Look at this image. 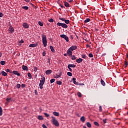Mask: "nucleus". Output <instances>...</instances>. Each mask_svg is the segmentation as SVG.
Listing matches in <instances>:
<instances>
[{
    "instance_id": "obj_1",
    "label": "nucleus",
    "mask_w": 128,
    "mask_h": 128,
    "mask_svg": "<svg viewBox=\"0 0 128 128\" xmlns=\"http://www.w3.org/2000/svg\"><path fill=\"white\" fill-rule=\"evenodd\" d=\"M42 44L44 45V46L46 48V46H48V40H46V36L44 34H42Z\"/></svg>"
},
{
    "instance_id": "obj_2",
    "label": "nucleus",
    "mask_w": 128,
    "mask_h": 128,
    "mask_svg": "<svg viewBox=\"0 0 128 128\" xmlns=\"http://www.w3.org/2000/svg\"><path fill=\"white\" fill-rule=\"evenodd\" d=\"M46 82V78L44 76L41 78V80H40V83L39 84V87L40 90H42V86L44 84V82Z\"/></svg>"
},
{
    "instance_id": "obj_3",
    "label": "nucleus",
    "mask_w": 128,
    "mask_h": 128,
    "mask_svg": "<svg viewBox=\"0 0 128 128\" xmlns=\"http://www.w3.org/2000/svg\"><path fill=\"white\" fill-rule=\"evenodd\" d=\"M52 118L53 124H54L55 126H60V124L58 123V120L56 119V118L52 116Z\"/></svg>"
},
{
    "instance_id": "obj_4",
    "label": "nucleus",
    "mask_w": 128,
    "mask_h": 128,
    "mask_svg": "<svg viewBox=\"0 0 128 128\" xmlns=\"http://www.w3.org/2000/svg\"><path fill=\"white\" fill-rule=\"evenodd\" d=\"M56 26H62L63 28H68V25L64 23H60V22H58L56 24Z\"/></svg>"
},
{
    "instance_id": "obj_5",
    "label": "nucleus",
    "mask_w": 128,
    "mask_h": 128,
    "mask_svg": "<svg viewBox=\"0 0 128 128\" xmlns=\"http://www.w3.org/2000/svg\"><path fill=\"white\" fill-rule=\"evenodd\" d=\"M60 38H64V40H65L67 42H70V40H68V37L64 34H62L60 35Z\"/></svg>"
},
{
    "instance_id": "obj_6",
    "label": "nucleus",
    "mask_w": 128,
    "mask_h": 128,
    "mask_svg": "<svg viewBox=\"0 0 128 128\" xmlns=\"http://www.w3.org/2000/svg\"><path fill=\"white\" fill-rule=\"evenodd\" d=\"M9 34H12L14 32V28L12 26V25L10 26V28H8Z\"/></svg>"
},
{
    "instance_id": "obj_7",
    "label": "nucleus",
    "mask_w": 128,
    "mask_h": 128,
    "mask_svg": "<svg viewBox=\"0 0 128 128\" xmlns=\"http://www.w3.org/2000/svg\"><path fill=\"white\" fill-rule=\"evenodd\" d=\"M76 48H78V46H71L69 50L71 51V52H74V50H76Z\"/></svg>"
},
{
    "instance_id": "obj_8",
    "label": "nucleus",
    "mask_w": 128,
    "mask_h": 128,
    "mask_svg": "<svg viewBox=\"0 0 128 128\" xmlns=\"http://www.w3.org/2000/svg\"><path fill=\"white\" fill-rule=\"evenodd\" d=\"M38 46V44L36 43L34 44H30L29 45V48H36V46Z\"/></svg>"
},
{
    "instance_id": "obj_9",
    "label": "nucleus",
    "mask_w": 128,
    "mask_h": 128,
    "mask_svg": "<svg viewBox=\"0 0 128 128\" xmlns=\"http://www.w3.org/2000/svg\"><path fill=\"white\" fill-rule=\"evenodd\" d=\"M12 74H16V76H20V74L16 70H14L12 72Z\"/></svg>"
},
{
    "instance_id": "obj_10",
    "label": "nucleus",
    "mask_w": 128,
    "mask_h": 128,
    "mask_svg": "<svg viewBox=\"0 0 128 128\" xmlns=\"http://www.w3.org/2000/svg\"><path fill=\"white\" fill-rule=\"evenodd\" d=\"M67 54H68V56H72V51L68 49L67 50Z\"/></svg>"
},
{
    "instance_id": "obj_11",
    "label": "nucleus",
    "mask_w": 128,
    "mask_h": 128,
    "mask_svg": "<svg viewBox=\"0 0 128 128\" xmlns=\"http://www.w3.org/2000/svg\"><path fill=\"white\" fill-rule=\"evenodd\" d=\"M29 26H28V24L27 23L23 24V27L24 28H28Z\"/></svg>"
},
{
    "instance_id": "obj_12",
    "label": "nucleus",
    "mask_w": 128,
    "mask_h": 128,
    "mask_svg": "<svg viewBox=\"0 0 128 128\" xmlns=\"http://www.w3.org/2000/svg\"><path fill=\"white\" fill-rule=\"evenodd\" d=\"M22 68L24 70H28V66L23 65L22 66Z\"/></svg>"
},
{
    "instance_id": "obj_13",
    "label": "nucleus",
    "mask_w": 128,
    "mask_h": 128,
    "mask_svg": "<svg viewBox=\"0 0 128 128\" xmlns=\"http://www.w3.org/2000/svg\"><path fill=\"white\" fill-rule=\"evenodd\" d=\"M62 76V72H60V74H56L54 76V78H60Z\"/></svg>"
},
{
    "instance_id": "obj_14",
    "label": "nucleus",
    "mask_w": 128,
    "mask_h": 128,
    "mask_svg": "<svg viewBox=\"0 0 128 128\" xmlns=\"http://www.w3.org/2000/svg\"><path fill=\"white\" fill-rule=\"evenodd\" d=\"M52 70H46V74H52Z\"/></svg>"
},
{
    "instance_id": "obj_15",
    "label": "nucleus",
    "mask_w": 128,
    "mask_h": 128,
    "mask_svg": "<svg viewBox=\"0 0 128 128\" xmlns=\"http://www.w3.org/2000/svg\"><path fill=\"white\" fill-rule=\"evenodd\" d=\"M76 66L74 64H69L68 66V68H76Z\"/></svg>"
},
{
    "instance_id": "obj_16",
    "label": "nucleus",
    "mask_w": 128,
    "mask_h": 128,
    "mask_svg": "<svg viewBox=\"0 0 128 128\" xmlns=\"http://www.w3.org/2000/svg\"><path fill=\"white\" fill-rule=\"evenodd\" d=\"M76 62H78V64H80V62H82V58H79L78 59H77L76 60Z\"/></svg>"
},
{
    "instance_id": "obj_17",
    "label": "nucleus",
    "mask_w": 128,
    "mask_h": 128,
    "mask_svg": "<svg viewBox=\"0 0 128 128\" xmlns=\"http://www.w3.org/2000/svg\"><path fill=\"white\" fill-rule=\"evenodd\" d=\"M1 74L3 76H8V73L4 72V71H2Z\"/></svg>"
},
{
    "instance_id": "obj_18",
    "label": "nucleus",
    "mask_w": 128,
    "mask_h": 128,
    "mask_svg": "<svg viewBox=\"0 0 128 128\" xmlns=\"http://www.w3.org/2000/svg\"><path fill=\"white\" fill-rule=\"evenodd\" d=\"M53 114H54V116H59L60 113L56 112H53Z\"/></svg>"
},
{
    "instance_id": "obj_19",
    "label": "nucleus",
    "mask_w": 128,
    "mask_h": 128,
    "mask_svg": "<svg viewBox=\"0 0 128 128\" xmlns=\"http://www.w3.org/2000/svg\"><path fill=\"white\" fill-rule=\"evenodd\" d=\"M80 120L82 122H86V119L84 116H82Z\"/></svg>"
},
{
    "instance_id": "obj_20",
    "label": "nucleus",
    "mask_w": 128,
    "mask_h": 128,
    "mask_svg": "<svg viewBox=\"0 0 128 128\" xmlns=\"http://www.w3.org/2000/svg\"><path fill=\"white\" fill-rule=\"evenodd\" d=\"M64 4L65 6H66V8H69L70 7V4H68V2H64Z\"/></svg>"
},
{
    "instance_id": "obj_21",
    "label": "nucleus",
    "mask_w": 128,
    "mask_h": 128,
    "mask_svg": "<svg viewBox=\"0 0 128 128\" xmlns=\"http://www.w3.org/2000/svg\"><path fill=\"white\" fill-rule=\"evenodd\" d=\"M50 50L52 52H54V47L52 46H50Z\"/></svg>"
},
{
    "instance_id": "obj_22",
    "label": "nucleus",
    "mask_w": 128,
    "mask_h": 128,
    "mask_svg": "<svg viewBox=\"0 0 128 128\" xmlns=\"http://www.w3.org/2000/svg\"><path fill=\"white\" fill-rule=\"evenodd\" d=\"M38 120H44V117H42V116H38Z\"/></svg>"
},
{
    "instance_id": "obj_23",
    "label": "nucleus",
    "mask_w": 128,
    "mask_h": 128,
    "mask_svg": "<svg viewBox=\"0 0 128 128\" xmlns=\"http://www.w3.org/2000/svg\"><path fill=\"white\" fill-rule=\"evenodd\" d=\"M100 82H101V84H102V86H106V82H104V80H102V79L101 80Z\"/></svg>"
},
{
    "instance_id": "obj_24",
    "label": "nucleus",
    "mask_w": 128,
    "mask_h": 128,
    "mask_svg": "<svg viewBox=\"0 0 128 128\" xmlns=\"http://www.w3.org/2000/svg\"><path fill=\"white\" fill-rule=\"evenodd\" d=\"M86 126L88 128H92V124H90V122H88L86 123Z\"/></svg>"
},
{
    "instance_id": "obj_25",
    "label": "nucleus",
    "mask_w": 128,
    "mask_h": 128,
    "mask_svg": "<svg viewBox=\"0 0 128 128\" xmlns=\"http://www.w3.org/2000/svg\"><path fill=\"white\" fill-rule=\"evenodd\" d=\"M22 8H23L24 10H28V6H24L22 7Z\"/></svg>"
},
{
    "instance_id": "obj_26",
    "label": "nucleus",
    "mask_w": 128,
    "mask_h": 128,
    "mask_svg": "<svg viewBox=\"0 0 128 128\" xmlns=\"http://www.w3.org/2000/svg\"><path fill=\"white\" fill-rule=\"evenodd\" d=\"M67 76H72V74L70 72H68Z\"/></svg>"
},
{
    "instance_id": "obj_27",
    "label": "nucleus",
    "mask_w": 128,
    "mask_h": 128,
    "mask_svg": "<svg viewBox=\"0 0 128 128\" xmlns=\"http://www.w3.org/2000/svg\"><path fill=\"white\" fill-rule=\"evenodd\" d=\"M0 64H2V66H4V64H6V62L4 61V60L1 61L0 62Z\"/></svg>"
},
{
    "instance_id": "obj_28",
    "label": "nucleus",
    "mask_w": 128,
    "mask_h": 128,
    "mask_svg": "<svg viewBox=\"0 0 128 128\" xmlns=\"http://www.w3.org/2000/svg\"><path fill=\"white\" fill-rule=\"evenodd\" d=\"M0 116H2V108L0 106Z\"/></svg>"
},
{
    "instance_id": "obj_29",
    "label": "nucleus",
    "mask_w": 128,
    "mask_h": 128,
    "mask_svg": "<svg viewBox=\"0 0 128 128\" xmlns=\"http://www.w3.org/2000/svg\"><path fill=\"white\" fill-rule=\"evenodd\" d=\"M94 124L95 126H100V124H98V122H94Z\"/></svg>"
},
{
    "instance_id": "obj_30",
    "label": "nucleus",
    "mask_w": 128,
    "mask_h": 128,
    "mask_svg": "<svg viewBox=\"0 0 128 128\" xmlns=\"http://www.w3.org/2000/svg\"><path fill=\"white\" fill-rule=\"evenodd\" d=\"M38 24H39V26H44V24H42V22L40 21H39L38 22Z\"/></svg>"
},
{
    "instance_id": "obj_31",
    "label": "nucleus",
    "mask_w": 128,
    "mask_h": 128,
    "mask_svg": "<svg viewBox=\"0 0 128 128\" xmlns=\"http://www.w3.org/2000/svg\"><path fill=\"white\" fill-rule=\"evenodd\" d=\"M56 84H57L60 86V85H62V82L61 81H57Z\"/></svg>"
},
{
    "instance_id": "obj_32",
    "label": "nucleus",
    "mask_w": 128,
    "mask_h": 128,
    "mask_svg": "<svg viewBox=\"0 0 128 128\" xmlns=\"http://www.w3.org/2000/svg\"><path fill=\"white\" fill-rule=\"evenodd\" d=\"M34 70L35 72H36L38 71V68L36 66H34Z\"/></svg>"
},
{
    "instance_id": "obj_33",
    "label": "nucleus",
    "mask_w": 128,
    "mask_h": 128,
    "mask_svg": "<svg viewBox=\"0 0 128 128\" xmlns=\"http://www.w3.org/2000/svg\"><path fill=\"white\" fill-rule=\"evenodd\" d=\"M54 82H56V79H51L50 80V84H52Z\"/></svg>"
},
{
    "instance_id": "obj_34",
    "label": "nucleus",
    "mask_w": 128,
    "mask_h": 128,
    "mask_svg": "<svg viewBox=\"0 0 128 128\" xmlns=\"http://www.w3.org/2000/svg\"><path fill=\"white\" fill-rule=\"evenodd\" d=\"M71 58H72V60H76V56H71Z\"/></svg>"
},
{
    "instance_id": "obj_35",
    "label": "nucleus",
    "mask_w": 128,
    "mask_h": 128,
    "mask_svg": "<svg viewBox=\"0 0 128 128\" xmlns=\"http://www.w3.org/2000/svg\"><path fill=\"white\" fill-rule=\"evenodd\" d=\"M65 24H70V20H64Z\"/></svg>"
},
{
    "instance_id": "obj_36",
    "label": "nucleus",
    "mask_w": 128,
    "mask_h": 128,
    "mask_svg": "<svg viewBox=\"0 0 128 128\" xmlns=\"http://www.w3.org/2000/svg\"><path fill=\"white\" fill-rule=\"evenodd\" d=\"M77 94H78V96L79 97V98H81L82 97V94L80 92H78L77 93Z\"/></svg>"
},
{
    "instance_id": "obj_37",
    "label": "nucleus",
    "mask_w": 128,
    "mask_h": 128,
    "mask_svg": "<svg viewBox=\"0 0 128 128\" xmlns=\"http://www.w3.org/2000/svg\"><path fill=\"white\" fill-rule=\"evenodd\" d=\"M28 78H32V74H30V73L28 72Z\"/></svg>"
},
{
    "instance_id": "obj_38",
    "label": "nucleus",
    "mask_w": 128,
    "mask_h": 128,
    "mask_svg": "<svg viewBox=\"0 0 128 128\" xmlns=\"http://www.w3.org/2000/svg\"><path fill=\"white\" fill-rule=\"evenodd\" d=\"M44 115L46 118H48L50 116V114H48V113H44Z\"/></svg>"
},
{
    "instance_id": "obj_39",
    "label": "nucleus",
    "mask_w": 128,
    "mask_h": 128,
    "mask_svg": "<svg viewBox=\"0 0 128 128\" xmlns=\"http://www.w3.org/2000/svg\"><path fill=\"white\" fill-rule=\"evenodd\" d=\"M7 102H10V100H12V98H7L6 99Z\"/></svg>"
},
{
    "instance_id": "obj_40",
    "label": "nucleus",
    "mask_w": 128,
    "mask_h": 128,
    "mask_svg": "<svg viewBox=\"0 0 128 128\" xmlns=\"http://www.w3.org/2000/svg\"><path fill=\"white\" fill-rule=\"evenodd\" d=\"M90 19L88 18L86 20H84V22H90Z\"/></svg>"
},
{
    "instance_id": "obj_41",
    "label": "nucleus",
    "mask_w": 128,
    "mask_h": 128,
    "mask_svg": "<svg viewBox=\"0 0 128 128\" xmlns=\"http://www.w3.org/2000/svg\"><path fill=\"white\" fill-rule=\"evenodd\" d=\"M124 64L126 66H126H128V62H126V60L124 62Z\"/></svg>"
},
{
    "instance_id": "obj_42",
    "label": "nucleus",
    "mask_w": 128,
    "mask_h": 128,
    "mask_svg": "<svg viewBox=\"0 0 128 128\" xmlns=\"http://www.w3.org/2000/svg\"><path fill=\"white\" fill-rule=\"evenodd\" d=\"M88 56H89V58H92L94 56V55L90 53L88 54Z\"/></svg>"
},
{
    "instance_id": "obj_43",
    "label": "nucleus",
    "mask_w": 128,
    "mask_h": 128,
    "mask_svg": "<svg viewBox=\"0 0 128 128\" xmlns=\"http://www.w3.org/2000/svg\"><path fill=\"white\" fill-rule=\"evenodd\" d=\"M59 20H62V22H64L66 20V19L64 18H59Z\"/></svg>"
},
{
    "instance_id": "obj_44",
    "label": "nucleus",
    "mask_w": 128,
    "mask_h": 128,
    "mask_svg": "<svg viewBox=\"0 0 128 128\" xmlns=\"http://www.w3.org/2000/svg\"><path fill=\"white\" fill-rule=\"evenodd\" d=\"M73 82H74V84H76V86H78V84H78V82H76V81H74Z\"/></svg>"
},
{
    "instance_id": "obj_45",
    "label": "nucleus",
    "mask_w": 128,
    "mask_h": 128,
    "mask_svg": "<svg viewBox=\"0 0 128 128\" xmlns=\"http://www.w3.org/2000/svg\"><path fill=\"white\" fill-rule=\"evenodd\" d=\"M20 88V84H16V88Z\"/></svg>"
},
{
    "instance_id": "obj_46",
    "label": "nucleus",
    "mask_w": 128,
    "mask_h": 128,
    "mask_svg": "<svg viewBox=\"0 0 128 128\" xmlns=\"http://www.w3.org/2000/svg\"><path fill=\"white\" fill-rule=\"evenodd\" d=\"M99 110L100 112H102V106H99Z\"/></svg>"
},
{
    "instance_id": "obj_47",
    "label": "nucleus",
    "mask_w": 128,
    "mask_h": 128,
    "mask_svg": "<svg viewBox=\"0 0 128 128\" xmlns=\"http://www.w3.org/2000/svg\"><path fill=\"white\" fill-rule=\"evenodd\" d=\"M42 128H48V127H46V124H43L42 125Z\"/></svg>"
},
{
    "instance_id": "obj_48",
    "label": "nucleus",
    "mask_w": 128,
    "mask_h": 128,
    "mask_svg": "<svg viewBox=\"0 0 128 128\" xmlns=\"http://www.w3.org/2000/svg\"><path fill=\"white\" fill-rule=\"evenodd\" d=\"M49 22H54V19L50 18V20H49Z\"/></svg>"
},
{
    "instance_id": "obj_49",
    "label": "nucleus",
    "mask_w": 128,
    "mask_h": 128,
    "mask_svg": "<svg viewBox=\"0 0 128 128\" xmlns=\"http://www.w3.org/2000/svg\"><path fill=\"white\" fill-rule=\"evenodd\" d=\"M4 16V14L2 12H0V18H2Z\"/></svg>"
},
{
    "instance_id": "obj_50",
    "label": "nucleus",
    "mask_w": 128,
    "mask_h": 128,
    "mask_svg": "<svg viewBox=\"0 0 128 128\" xmlns=\"http://www.w3.org/2000/svg\"><path fill=\"white\" fill-rule=\"evenodd\" d=\"M22 88H26V84H22L21 85Z\"/></svg>"
},
{
    "instance_id": "obj_51",
    "label": "nucleus",
    "mask_w": 128,
    "mask_h": 128,
    "mask_svg": "<svg viewBox=\"0 0 128 128\" xmlns=\"http://www.w3.org/2000/svg\"><path fill=\"white\" fill-rule=\"evenodd\" d=\"M82 58H86V56L84 54L82 55Z\"/></svg>"
},
{
    "instance_id": "obj_52",
    "label": "nucleus",
    "mask_w": 128,
    "mask_h": 128,
    "mask_svg": "<svg viewBox=\"0 0 128 128\" xmlns=\"http://www.w3.org/2000/svg\"><path fill=\"white\" fill-rule=\"evenodd\" d=\"M103 122H104V124H106V119H104Z\"/></svg>"
},
{
    "instance_id": "obj_53",
    "label": "nucleus",
    "mask_w": 128,
    "mask_h": 128,
    "mask_svg": "<svg viewBox=\"0 0 128 128\" xmlns=\"http://www.w3.org/2000/svg\"><path fill=\"white\" fill-rule=\"evenodd\" d=\"M69 70H70V72H72V68H70V67H68Z\"/></svg>"
},
{
    "instance_id": "obj_54",
    "label": "nucleus",
    "mask_w": 128,
    "mask_h": 128,
    "mask_svg": "<svg viewBox=\"0 0 128 128\" xmlns=\"http://www.w3.org/2000/svg\"><path fill=\"white\" fill-rule=\"evenodd\" d=\"M42 56H46V52H42Z\"/></svg>"
},
{
    "instance_id": "obj_55",
    "label": "nucleus",
    "mask_w": 128,
    "mask_h": 128,
    "mask_svg": "<svg viewBox=\"0 0 128 128\" xmlns=\"http://www.w3.org/2000/svg\"><path fill=\"white\" fill-rule=\"evenodd\" d=\"M24 41L23 40H21L20 41V42H21V44H24Z\"/></svg>"
},
{
    "instance_id": "obj_56",
    "label": "nucleus",
    "mask_w": 128,
    "mask_h": 128,
    "mask_svg": "<svg viewBox=\"0 0 128 128\" xmlns=\"http://www.w3.org/2000/svg\"><path fill=\"white\" fill-rule=\"evenodd\" d=\"M10 69H6V72H10Z\"/></svg>"
},
{
    "instance_id": "obj_57",
    "label": "nucleus",
    "mask_w": 128,
    "mask_h": 128,
    "mask_svg": "<svg viewBox=\"0 0 128 128\" xmlns=\"http://www.w3.org/2000/svg\"><path fill=\"white\" fill-rule=\"evenodd\" d=\"M76 78H72V80H73V82H76Z\"/></svg>"
},
{
    "instance_id": "obj_58",
    "label": "nucleus",
    "mask_w": 128,
    "mask_h": 128,
    "mask_svg": "<svg viewBox=\"0 0 128 128\" xmlns=\"http://www.w3.org/2000/svg\"><path fill=\"white\" fill-rule=\"evenodd\" d=\"M60 8H64V6L61 5L60 6Z\"/></svg>"
},
{
    "instance_id": "obj_59",
    "label": "nucleus",
    "mask_w": 128,
    "mask_h": 128,
    "mask_svg": "<svg viewBox=\"0 0 128 128\" xmlns=\"http://www.w3.org/2000/svg\"><path fill=\"white\" fill-rule=\"evenodd\" d=\"M68 2H72V0H67Z\"/></svg>"
},
{
    "instance_id": "obj_60",
    "label": "nucleus",
    "mask_w": 128,
    "mask_h": 128,
    "mask_svg": "<svg viewBox=\"0 0 128 128\" xmlns=\"http://www.w3.org/2000/svg\"><path fill=\"white\" fill-rule=\"evenodd\" d=\"M34 92L36 94H38V91H36V90H34Z\"/></svg>"
},
{
    "instance_id": "obj_61",
    "label": "nucleus",
    "mask_w": 128,
    "mask_h": 128,
    "mask_svg": "<svg viewBox=\"0 0 128 128\" xmlns=\"http://www.w3.org/2000/svg\"><path fill=\"white\" fill-rule=\"evenodd\" d=\"M48 64H50V59L48 60Z\"/></svg>"
},
{
    "instance_id": "obj_62",
    "label": "nucleus",
    "mask_w": 128,
    "mask_h": 128,
    "mask_svg": "<svg viewBox=\"0 0 128 128\" xmlns=\"http://www.w3.org/2000/svg\"><path fill=\"white\" fill-rule=\"evenodd\" d=\"M25 2H30V0H24Z\"/></svg>"
},
{
    "instance_id": "obj_63",
    "label": "nucleus",
    "mask_w": 128,
    "mask_h": 128,
    "mask_svg": "<svg viewBox=\"0 0 128 128\" xmlns=\"http://www.w3.org/2000/svg\"><path fill=\"white\" fill-rule=\"evenodd\" d=\"M2 53L0 52V58H2Z\"/></svg>"
},
{
    "instance_id": "obj_64",
    "label": "nucleus",
    "mask_w": 128,
    "mask_h": 128,
    "mask_svg": "<svg viewBox=\"0 0 128 128\" xmlns=\"http://www.w3.org/2000/svg\"><path fill=\"white\" fill-rule=\"evenodd\" d=\"M64 56H68V54H64Z\"/></svg>"
}]
</instances>
